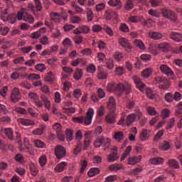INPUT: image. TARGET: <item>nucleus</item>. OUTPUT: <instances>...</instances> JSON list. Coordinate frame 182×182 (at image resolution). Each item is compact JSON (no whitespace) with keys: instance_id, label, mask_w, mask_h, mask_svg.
Wrapping results in <instances>:
<instances>
[{"instance_id":"nucleus-32","label":"nucleus","mask_w":182,"mask_h":182,"mask_svg":"<svg viewBox=\"0 0 182 182\" xmlns=\"http://www.w3.org/2000/svg\"><path fill=\"white\" fill-rule=\"evenodd\" d=\"M167 164L171 168H179L178 162L176 159H169Z\"/></svg>"},{"instance_id":"nucleus-64","label":"nucleus","mask_w":182,"mask_h":182,"mask_svg":"<svg viewBox=\"0 0 182 182\" xmlns=\"http://www.w3.org/2000/svg\"><path fill=\"white\" fill-rule=\"evenodd\" d=\"M41 31H38L30 34V38H31L32 39H38L41 37Z\"/></svg>"},{"instance_id":"nucleus-16","label":"nucleus","mask_w":182,"mask_h":182,"mask_svg":"<svg viewBox=\"0 0 182 182\" xmlns=\"http://www.w3.org/2000/svg\"><path fill=\"white\" fill-rule=\"evenodd\" d=\"M151 132V129H141V132L139 135L140 140L142 141H145L148 140L150 136L149 133Z\"/></svg>"},{"instance_id":"nucleus-59","label":"nucleus","mask_w":182,"mask_h":182,"mask_svg":"<svg viewBox=\"0 0 182 182\" xmlns=\"http://www.w3.org/2000/svg\"><path fill=\"white\" fill-rule=\"evenodd\" d=\"M125 74V68L123 67H119L115 69V75L121 76Z\"/></svg>"},{"instance_id":"nucleus-12","label":"nucleus","mask_w":182,"mask_h":182,"mask_svg":"<svg viewBox=\"0 0 182 182\" xmlns=\"http://www.w3.org/2000/svg\"><path fill=\"white\" fill-rule=\"evenodd\" d=\"M107 169L112 172H118L119 171L124 170V166L122 164H113L108 166Z\"/></svg>"},{"instance_id":"nucleus-31","label":"nucleus","mask_w":182,"mask_h":182,"mask_svg":"<svg viewBox=\"0 0 182 182\" xmlns=\"http://www.w3.org/2000/svg\"><path fill=\"white\" fill-rule=\"evenodd\" d=\"M4 17L6 18V19H4V21H7L11 24H14V23L16 22V16L15 14H11L9 16L6 14Z\"/></svg>"},{"instance_id":"nucleus-50","label":"nucleus","mask_w":182,"mask_h":182,"mask_svg":"<svg viewBox=\"0 0 182 182\" xmlns=\"http://www.w3.org/2000/svg\"><path fill=\"white\" fill-rule=\"evenodd\" d=\"M30 171L31 172L32 176H37L39 173V170L36 167L34 164H30Z\"/></svg>"},{"instance_id":"nucleus-1","label":"nucleus","mask_w":182,"mask_h":182,"mask_svg":"<svg viewBox=\"0 0 182 182\" xmlns=\"http://www.w3.org/2000/svg\"><path fill=\"white\" fill-rule=\"evenodd\" d=\"M107 90L108 92H114L119 93H123L125 91L126 94L127 95L128 93H130L132 87L131 84L128 82H124V84H116L115 82H111L107 85Z\"/></svg>"},{"instance_id":"nucleus-41","label":"nucleus","mask_w":182,"mask_h":182,"mask_svg":"<svg viewBox=\"0 0 182 182\" xmlns=\"http://www.w3.org/2000/svg\"><path fill=\"white\" fill-rule=\"evenodd\" d=\"M23 21L28 23L29 24L34 23L35 18L31 14H24Z\"/></svg>"},{"instance_id":"nucleus-51","label":"nucleus","mask_w":182,"mask_h":182,"mask_svg":"<svg viewBox=\"0 0 182 182\" xmlns=\"http://www.w3.org/2000/svg\"><path fill=\"white\" fill-rule=\"evenodd\" d=\"M63 112L64 114L68 115H72L75 113V109L74 107L70 108H63Z\"/></svg>"},{"instance_id":"nucleus-18","label":"nucleus","mask_w":182,"mask_h":182,"mask_svg":"<svg viewBox=\"0 0 182 182\" xmlns=\"http://www.w3.org/2000/svg\"><path fill=\"white\" fill-rule=\"evenodd\" d=\"M170 38L175 42H182V33L171 32L169 36Z\"/></svg>"},{"instance_id":"nucleus-63","label":"nucleus","mask_w":182,"mask_h":182,"mask_svg":"<svg viewBox=\"0 0 182 182\" xmlns=\"http://www.w3.org/2000/svg\"><path fill=\"white\" fill-rule=\"evenodd\" d=\"M46 65L43 63H38L36 66V70L38 71H40L41 73L46 71Z\"/></svg>"},{"instance_id":"nucleus-35","label":"nucleus","mask_w":182,"mask_h":182,"mask_svg":"<svg viewBox=\"0 0 182 182\" xmlns=\"http://www.w3.org/2000/svg\"><path fill=\"white\" fill-rule=\"evenodd\" d=\"M82 70L81 68H76L75 74H73V78H75V80H79L82 78Z\"/></svg>"},{"instance_id":"nucleus-46","label":"nucleus","mask_w":182,"mask_h":182,"mask_svg":"<svg viewBox=\"0 0 182 182\" xmlns=\"http://www.w3.org/2000/svg\"><path fill=\"white\" fill-rule=\"evenodd\" d=\"M113 57L115 60L120 62L124 58V54L119 51H116Z\"/></svg>"},{"instance_id":"nucleus-28","label":"nucleus","mask_w":182,"mask_h":182,"mask_svg":"<svg viewBox=\"0 0 182 182\" xmlns=\"http://www.w3.org/2000/svg\"><path fill=\"white\" fill-rule=\"evenodd\" d=\"M159 46L158 44L151 43L149 47V51L154 55H158Z\"/></svg>"},{"instance_id":"nucleus-39","label":"nucleus","mask_w":182,"mask_h":182,"mask_svg":"<svg viewBox=\"0 0 182 182\" xmlns=\"http://www.w3.org/2000/svg\"><path fill=\"white\" fill-rule=\"evenodd\" d=\"M171 148L170 143L167 141H164L161 144H159V149L162 151L169 150Z\"/></svg>"},{"instance_id":"nucleus-11","label":"nucleus","mask_w":182,"mask_h":182,"mask_svg":"<svg viewBox=\"0 0 182 182\" xmlns=\"http://www.w3.org/2000/svg\"><path fill=\"white\" fill-rule=\"evenodd\" d=\"M117 114L114 112H109L105 116V122L107 124L112 125L116 123Z\"/></svg>"},{"instance_id":"nucleus-13","label":"nucleus","mask_w":182,"mask_h":182,"mask_svg":"<svg viewBox=\"0 0 182 182\" xmlns=\"http://www.w3.org/2000/svg\"><path fill=\"white\" fill-rule=\"evenodd\" d=\"M159 70L161 72L162 74L166 75L167 76H171L173 75V70L166 65H161L159 66Z\"/></svg>"},{"instance_id":"nucleus-25","label":"nucleus","mask_w":182,"mask_h":182,"mask_svg":"<svg viewBox=\"0 0 182 182\" xmlns=\"http://www.w3.org/2000/svg\"><path fill=\"white\" fill-rule=\"evenodd\" d=\"M41 99L42 100V102L44 103L43 104L45 105V107L47 110H50V102L48 100V97L46 96L45 95L42 94L41 95Z\"/></svg>"},{"instance_id":"nucleus-29","label":"nucleus","mask_w":182,"mask_h":182,"mask_svg":"<svg viewBox=\"0 0 182 182\" xmlns=\"http://www.w3.org/2000/svg\"><path fill=\"white\" fill-rule=\"evenodd\" d=\"M144 91L149 100H154V99L156 98V95L153 93V91L152 90H151V88H146V87H145V89L144 90V91H141V92H144Z\"/></svg>"},{"instance_id":"nucleus-48","label":"nucleus","mask_w":182,"mask_h":182,"mask_svg":"<svg viewBox=\"0 0 182 182\" xmlns=\"http://www.w3.org/2000/svg\"><path fill=\"white\" fill-rule=\"evenodd\" d=\"M106 67L108 70H113L114 68V60L112 58H107L105 60Z\"/></svg>"},{"instance_id":"nucleus-62","label":"nucleus","mask_w":182,"mask_h":182,"mask_svg":"<svg viewBox=\"0 0 182 182\" xmlns=\"http://www.w3.org/2000/svg\"><path fill=\"white\" fill-rule=\"evenodd\" d=\"M129 20L133 23H136L142 21V18L137 16H133L129 17Z\"/></svg>"},{"instance_id":"nucleus-7","label":"nucleus","mask_w":182,"mask_h":182,"mask_svg":"<svg viewBox=\"0 0 182 182\" xmlns=\"http://www.w3.org/2000/svg\"><path fill=\"white\" fill-rule=\"evenodd\" d=\"M55 154L57 156L58 160L62 159L63 157L66 156V149L63 147L62 145L58 144L55 148Z\"/></svg>"},{"instance_id":"nucleus-21","label":"nucleus","mask_w":182,"mask_h":182,"mask_svg":"<svg viewBox=\"0 0 182 182\" xmlns=\"http://www.w3.org/2000/svg\"><path fill=\"white\" fill-rule=\"evenodd\" d=\"M1 132L6 136L9 140H14V132L12 128L2 129Z\"/></svg>"},{"instance_id":"nucleus-8","label":"nucleus","mask_w":182,"mask_h":182,"mask_svg":"<svg viewBox=\"0 0 182 182\" xmlns=\"http://www.w3.org/2000/svg\"><path fill=\"white\" fill-rule=\"evenodd\" d=\"M154 80L157 83H161V85H159V89L167 90L170 87V82L168 80H166L165 77H157L154 78Z\"/></svg>"},{"instance_id":"nucleus-36","label":"nucleus","mask_w":182,"mask_h":182,"mask_svg":"<svg viewBox=\"0 0 182 182\" xmlns=\"http://www.w3.org/2000/svg\"><path fill=\"white\" fill-rule=\"evenodd\" d=\"M85 14H86V16L87 18V21L90 22L93 20V11L92 10V9L90 8H86L85 9Z\"/></svg>"},{"instance_id":"nucleus-52","label":"nucleus","mask_w":182,"mask_h":182,"mask_svg":"<svg viewBox=\"0 0 182 182\" xmlns=\"http://www.w3.org/2000/svg\"><path fill=\"white\" fill-rule=\"evenodd\" d=\"M66 136H67V141L68 142L73 140V129H66Z\"/></svg>"},{"instance_id":"nucleus-17","label":"nucleus","mask_w":182,"mask_h":182,"mask_svg":"<svg viewBox=\"0 0 182 182\" xmlns=\"http://www.w3.org/2000/svg\"><path fill=\"white\" fill-rule=\"evenodd\" d=\"M148 36L149 38H151L154 41H159L163 38L164 36L161 33H158L155 31H149L148 33Z\"/></svg>"},{"instance_id":"nucleus-61","label":"nucleus","mask_w":182,"mask_h":182,"mask_svg":"<svg viewBox=\"0 0 182 182\" xmlns=\"http://www.w3.org/2000/svg\"><path fill=\"white\" fill-rule=\"evenodd\" d=\"M34 145L36 146V147L41 149L44 148L46 146L44 142L39 139H36V141H34Z\"/></svg>"},{"instance_id":"nucleus-2","label":"nucleus","mask_w":182,"mask_h":182,"mask_svg":"<svg viewBox=\"0 0 182 182\" xmlns=\"http://www.w3.org/2000/svg\"><path fill=\"white\" fill-rule=\"evenodd\" d=\"M94 115L95 110L92 108H90L85 117H73V122L75 123L85 124V125H90Z\"/></svg>"},{"instance_id":"nucleus-6","label":"nucleus","mask_w":182,"mask_h":182,"mask_svg":"<svg viewBox=\"0 0 182 182\" xmlns=\"http://www.w3.org/2000/svg\"><path fill=\"white\" fill-rule=\"evenodd\" d=\"M28 99L32 100L34 105L38 108L43 107V102L39 100L38 95L36 92H30L28 94Z\"/></svg>"},{"instance_id":"nucleus-15","label":"nucleus","mask_w":182,"mask_h":182,"mask_svg":"<svg viewBox=\"0 0 182 182\" xmlns=\"http://www.w3.org/2000/svg\"><path fill=\"white\" fill-rule=\"evenodd\" d=\"M118 43H119L120 46H122L127 50H130L132 49V46L130 45L129 41L125 38H120L118 40Z\"/></svg>"},{"instance_id":"nucleus-33","label":"nucleus","mask_w":182,"mask_h":182,"mask_svg":"<svg viewBox=\"0 0 182 182\" xmlns=\"http://www.w3.org/2000/svg\"><path fill=\"white\" fill-rule=\"evenodd\" d=\"M117 16V12L113 11L110 9L107 10L105 12L106 20L107 21H110L112 18V17Z\"/></svg>"},{"instance_id":"nucleus-44","label":"nucleus","mask_w":182,"mask_h":182,"mask_svg":"<svg viewBox=\"0 0 182 182\" xmlns=\"http://www.w3.org/2000/svg\"><path fill=\"white\" fill-rule=\"evenodd\" d=\"M134 45L136 46L138 48L141 49V50H144L145 45L141 40H135L133 41Z\"/></svg>"},{"instance_id":"nucleus-24","label":"nucleus","mask_w":182,"mask_h":182,"mask_svg":"<svg viewBox=\"0 0 182 182\" xmlns=\"http://www.w3.org/2000/svg\"><path fill=\"white\" fill-rule=\"evenodd\" d=\"M142 159L141 156H132L128 159V165H136Z\"/></svg>"},{"instance_id":"nucleus-55","label":"nucleus","mask_w":182,"mask_h":182,"mask_svg":"<svg viewBox=\"0 0 182 182\" xmlns=\"http://www.w3.org/2000/svg\"><path fill=\"white\" fill-rule=\"evenodd\" d=\"M41 78V75L38 74L33 73L28 75V80L31 81L38 80Z\"/></svg>"},{"instance_id":"nucleus-40","label":"nucleus","mask_w":182,"mask_h":182,"mask_svg":"<svg viewBox=\"0 0 182 182\" xmlns=\"http://www.w3.org/2000/svg\"><path fill=\"white\" fill-rule=\"evenodd\" d=\"M114 139L118 141L124 140V134L122 132H116L114 134Z\"/></svg>"},{"instance_id":"nucleus-23","label":"nucleus","mask_w":182,"mask_h":182,"mask_svg":"<svg viewBox=\"0 0 182 182\" xmlns=\"http://www.w3.org/2000/svg\"><path fill=\"white\" fill-rule=\"evenodd\" d=\"M107 107L110 110H114L117 109L116 100L113 97L108 98Z\"/></svg>"},{"instance_id":"nucleus-58","label":"nucleus","mask_w":182,"mask_h":182,"mask_svg":"<svg viewBox=\"0 0 182 182\" xmlns=\"http://www.w3.org/2000/svg\"><path fill=\"white\" fill-rule=\"evenodd\" d=\"M102 145H103V137H99L96 141H95L94 146L95 148H100Z\"/></svg>"},{"instance_id":"nucleus-42","label":"nucleus","mask_w":182,"mask_h":182,"mask_svg":"<svg viewBox=\"0 0 182 182\" xmlns=\"http://www.w3.org/2000/svg\"><path fill=\"white\" fill-rule=\"evenodd\" d=\"M70 22L73 24H82V19L77 16H72L70 17Z\"/></svg>"},{"instance_id":"nucleus-27","label":"nucleus","mask_w":182,"mask_h":182,"mask_svg":"<svg viewBox=\"0 0 182 182\" xmlns=\"http://www.w3.org/2000/svg\"><path fill=\"white\" fill-rule=\"evenodd\" d=\"M67 165H68L67 162H65V161L58 164V166H55V172H58V173L63 172L67 168Z\"/></svg>"},{"instance_id":"nucleus-38","label":"nucleus","mask_w":182,"mask_h":182,"mask_svg":"<svg viewBox=\"0 0 182 182\" xmlns=\"http://www.w3.org/2000/svg\"><path fill=\"white\" fill-rule=\"evenodd\" d=\"M132 146H128L127 149H125V151L124 154H122V156H121L120 161H124L125 159L129 156L131 151H132Z\"/></svg>"},{"instance_id":"nucleus-30","label":"nucleus","mask_w":182,"mask_h":182,"mask_svg":"<svg viewBox=\"0 0 182 182\" xmlns=\"http://www.w3.org/2000/svg\"><path fill=\"white\" fill-rule=\"evenodd\" d=\"M127 127H130L136 121V114L134 113L129 114L127 116Z\"/></svg>"},{"instance_id":"nucleus-20","label":"nucleus","mask_w":182,"mask_h":182,"mask_svg":"<svg viewBox=\"0 0 182 182\" xmlns=\"http://www.w3.org/2000/svg\"><path fill=\"white\" fill-rule=\"evenodd\" d=\"M107 4L112 7H116L117 9H121L122 7L121 0H109L107 1Z\"/></svg>"},{"instance_id":"nucleus-47","label":"nucleus","mask_w":182,"mask_h":182,"mask_svg":"<svg viewBox=\"0 0 182 182\" xmlns=\"http://www.w3.org/2000/svg\"><path fill=\"white\" fill-rule=\"evenodd\" d=\"M82 144L80 142L77 143L75 149H73V154H75V156H77L78 154H80V152L82 151Z\"/></svg>"},{"instance_id":"nucleus-34","label":"nucleus","mask_w":182,"mask_h":182,"mask_svg":"<svg viewBox=\"0 0 182 182\" xmlns=\"http://www.w3.org/2000/svg\"><path fill=\"white\" fill-rule=\"evenodd\" d=\"M27 14V9L26 8H21V11L17 12L16 19L18 21H22L23 19V14Z\"/></svg>"},{"instance_id":"nucleus-37","label":"nucleus","mask_w":182,"mask_h":182,"mask_svg":"<svg viewBox=\"0 0 182 182\" xmlns=\"http://www.w3.org/2000/svg\"><path fill=\"white\" fill-rule=\"evenodd\" d=\"M153 73V69L152 68H146L144 71L141 73V77L144 78H149L151 75Z\"/></svg>"},{"instance_id":"nucleus-14","label":"nucleus","mask_w":182,"mask_h":182,"mask_svg":"<svg viewBox=\"0 0 182 182\" xmlns=\"http://www.w3.org/2000/svg\"><path fill=\"white\" fill-rule=\"evenodd\" d=\"M18 124L25 127L34 126L36 124L35 122L28 119L20 118L17 119Z\"/></svg>"},{"instance_id":"nucleus-57","label":"nucleus","mask_w":182,"mask_h":182,"mask_svg":"<svg viewBox=\"0 0 182 182\" xmlns=\"http://www.w3.org/2000/svg\"><path fill=\"white\" fill-rule=\"evenodd\" d=\"M80 165H81V168L80 169V172L81 173H83L85 170H86L87 167V162L86 160H82L80 161Z\"/></svg>"},{"instance_id":"nucleus-49","label":"nucleus","mask_w":182,"mask_h":182,"mask_svg":"<svg viewBox=\"0 0 182 182\" xmlns=\"http://www.w3.org/2000/svg\"><path fill=\"white\" fill-rule=\"evenodd\" d=\"M46 129V127H42L41 128H38L36 129H34L33 131V135H38V136H41L44 133V130Z\"/></svg>"},{"instance_id":"nucleus-9","label":"nucleus","mask_w":182,"mask_h":182,"mask_svg":"<svg viewBox=\"0 0 182 182\" xmlns=\"http://www.w3.org/2000/svg\"><path fill=\"white\" fill-rule=\"evenodd\" d=\"M90 32V28L87 26H80L73 30V33L75 35L88 34Z\"/></svg>"},{"instance_id":"nucleus-45","label":"nucleus","mask_w":182,"mask_h":182,"mask_svg":"<svg viewBox=\"0 0 182 182\" xmlns=\"http://www.w3.org/2000/svg\"><path fill=\"white\" fill-rule=\"evenodd\" d=\"M100 173V169L97 168H90V171L87 173V175L89 177H93L95 176H97Z\"/></svg>"},{"instance_id":"nucleus-60","label":"nucleus","mask_w":182,"mask_h":182,"mask_svg":"<svg viewBox=\"0 0 182 182\" xmlns=\"http://www.w3.org/2000/svg\"><path fill=\"white\" fill-rule=\"evenodd\" d=\"M103 30H104V31L106 32V33H107L108 36H113L114 33H113L112 28H110L109 26H103Z\"/></svg>"},{"instance_id":"nucleus-53","label":"nucleus","mask_w":182,"mask_h":182,"mask_svg":"<svg viewBox=\"0 0 182 182\" xmlns=\"http://www.w3.org/2000/svg\"><path fill=\"white\" fill-rule=\"evenodd\" d=\"M146 112H148V114L150 116L159 115V113L156 112V109L154 108L153 107H148V108H146Z\"/></svg>"},{"instance_id":"nucleus-22","label":"nucleus","mask_w":182,"mask_h":182,"mask_svg":"<svg viewBox=\"0 0 182 182\" xmlns=\"http://www.w3.org/2000/svg\"><path fill=\"white\" fill-rule=\"evenodd\" d=\"M119 157L120 156H119L118 153L114 151L111 153L109 155H107V159L108 162L113 163L117 161Z\"/></svg>"},{"instance_id":"nucleus-4","label":"nucleus","mask_w":182,"mask_h":182,"mask_svg":"<svg viewBox=\"0 0 182 182\" xmlns=\"http://www.w3.org/2000/svg\"><path fill=\"white\" fill-rule=\"evenodd\" d=\"M162 16L171 21H177L178 16L173 11L170 9H163L161 11Z\"/></svg>"},{"instance_id":"nucleus-10","label":"nucleus","mask_w":182,"mask_h":182,"mask_svg":"<svg viewBox=\"0 0 182 182\" xmlns=\"http://www.w3.org/2000/svg\"><path fill=\"white\" fill-rule=\"evenodd\" d=\"M133 82L136 84V88L140 90L141 92H144L146 85L142 82V80L139 77L135 75L132 77Z\"/></svg>"},{"instance_id":"nucleus-54","label":"nucleus","mask_w":182,"mask_h":182,"mask_svg":"<svg viewBox=\"0 0 182 182\" xmlns=\"http://www.w3.org/2000/svg\"><path fill=\"white\" fill-rule=\"evenodd\" d=\"M40 43L43 46H48L50 44L48 37L47 36H43L40 39Z\"/></svg>"},{"instance_id":"nucleus-5","label":"nucleus","mask_w":182,"mask_h":182,"mask_svg":"<svg viewBox=\"0 0 182 182\" xmlns=\"http://www.w3.org/2000/svg\"><path fill=\"white\" fill-rule=\"evenodd\" d=\"M10 100L12 103H17L21 100V93L18 87H14L11 90Z\"/></svg>"},{"instance_id":"nucleus-3","label":"nucleus","mask_w":182,"mask_h":182,"mask_svg":"<svg viewBox=\"0 0 182 182\" xmlns=\"http://www.w3.org/2000/svg\"><path fill=\"white\" fill-rule=\"evenodd\" d=\"M50 21L55 23H60L63 20L66 21L68 18V14L65 11H63L61 14H58L55 11H51L50 14Z\"/></svg>"},{"instance_id":"nucleus-56","label":"nucleus","mask_w":182,"mask_h":182,"mask_svg":"<svg viewBox=\"0 0 182 182\" xmlns=\"http://www.w3.org/2000/svg\"><path fill=\"white\" fill-rule=\"evenodd\" d=\"M148 14L151 16H154L155 18H160V13L156 10H154L152 9H149L148 11Z\"/></svg>"},{"instance_id":"nucleus-19","label":"nucleus","mask_w":182,"mask_h":182,"mask_svg":"<svg viewBox=\"0 0 182 182\" xmlns=\"http://www.w3.org/2000/svg\"><path fill=\"white\" fill-rule=\"evenodd\" d=\"M158 48L159 50H161L163 53H167L170 50L171 46L168 43L163 42L159 43L157 44Z\"/></svg>"},{"instance_id":"nucleus-26","label":"nucleus","mask_w":182,"mask_h":182,"mask_svg":"<svg viewBox=\"0 0 182 182\" xmlns=\"http://www.w3.org/2000/svg\"><path fill=\"white\" fill-rule=\"evenodd\" d=\"M149 163L152 165H162L164 163V159L161 157H156L149 159Z\"/></svg>"},{"instance_id":"nucleus-43","label":"nucleus","mask_w":182,"mask_h":182,"mask_svg":"<svg viewBox=\"0 0 182 182\" xmlns=\"http://www.w3.org/2000/svg\"><path fill=\"white\" fill-rule=\"evenodd\" d=\"M82 63H83L84 65H86V61H85L83 59L79 58H77L75 60L72 61L71 62V65L73 67L76 68V67H77L79 65V64H80Z\"/></svg>"}]
</instances>
